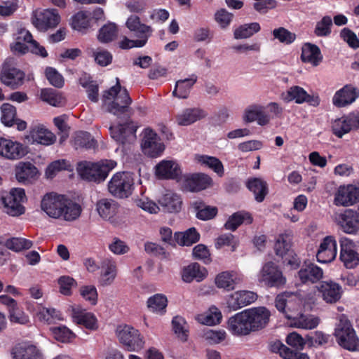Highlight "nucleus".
I'll list each match as a JSON object with an SVG mask.
<instances>
[{"mask_svg":"<svg viewBox=\"0 0 359 359\" xmlns=\"http://www.w3.org/2000/svg\"><path fill=\"white\" fill-rule=\"evenodd\" d=\"M359 201V186L348 184L340 186L334 196V204L337 206L348 207Z\"/></svg>","mask_w":359,"mask_h":359,"instance_id":"nucleus-18","label":"nucleus"},{"mask_svg":"<svg viewBox=\"0 0 359 359\" xmlns=\"http://www.w3.org/2000/svg\"><path fill=\"white\" fill-rule=\"evenodd\" d=\"M1 121L6 127H11L15 125L16 118V108L9 103H4L1 107Z\"/></svg>","mask_w":359,"mask_h":359,"instance_id":"nucleus-49","label":"nucleus"},{"mask_svg":"<svg viewBox=\"0 0 359 359\" xmlns=\"http://www.w3.org/2000/svg\"><path fill=\"white\" fill-rule=\"evenodd\" d=\"M337 245L333 236H327L320 244L316 254L317 261L322 264L332 262L337 256Z\"/></svg>","mask_w":359,"mask_h":359,"instance_id":"nucleus-20","label":"nucleus"},{"mask_svg":"<svg viewBox=\"0 0 359 359\" xmlns=\"http://www.w3.org/2000/svg\"><path fill=\"white\" fill-rule=\"evenodd\" d=\"M257 297V293L252 291H237L227 298L226 310L224 311L227 313L236 311L243 306L255 302Z\"/></svg>","mask_w":359,"mask_h":359,"instance_id":"nucleus-15","label":"nucleus"},{"mask_svg":"<svg viewBox=\"0 0 359 359\" xmlns=\"http://www.w3.org/2000/svg\"><path fill=\"white\" fill-rule=\"evenodd\" d=\"M45 76L50 84L53 86L60 88L64 86V78L55 68L47 67L45 69Z\"/></svg>","mask_w":359,"mask_h":359,"instance_id":"nucleus-57","label":"nucleus"},{"mask_svg":"<svg viewBox=\"0 0 359 359\" xmlns=\"http://www.w3.org/2000/svg\"><path fill=\"white\" fill-rule=\"evenodd\" d=\"M126 27L131 32H134L136 37H147V40L149 39L153 32L151 26L142 23L140 18L135 15L129 16L126 22Z\"/></svg>","mask_w":359,"mask_h":359,"instance_id":"nucleus-29","label":"nucleus"},{"mask_svg":"<svg viewBox=\"0 0 359 359\" xmlns=\"http://www.w3.org/2000/svg\"><path fill=\"white\" fill-rule=\"evenodd\" d=\"M117 34V25L114 22H109L99 29L97 37L100 43H108L113 41Z\"/></svg>","mask_w":359,"mask_h":359,"instance_id":"nucleus-40","label":"nucleus"},{"mask_svg":"<svg viewBox=\"0 0 359 359\" xmlns=\"http://www.w3.org/2000/svg\"><path fill=\"white\" fill-rule=\"evenodd\" d=\"M102 272L100 283L102 285H111L116 276V265L114 261L105 259L101 264Z\"/></svg>","mask_w":359,"mask_h":359,"instance_id":"nucleus-38","label":"nucleus"},{"mask_svg":"<svg viewBox=\"0 0 359 359\" xmlns=\"http://www.w3.org/2000/svg\"><path fill=\"white\" fill-rule=\"evenodd\" d=\"M273 248L277 256L283 257L289 251L292 250V238L288 234H280L276 240Z\"/></svg>","mask_w":359,"mask_h":359,"instance_id":"nucleus-44","label":"nucleus"},{"mask_svg":"<svg viewBox=\"0 0 359 359\" xmlns=\"http://www.w3.org/2000/svg\"><path fill=\"white\" fill-rule=\"evenodd\" d=\"M71 165L65 159H59L51 162L46 169V175L48 178H53L56 174L62 170H69Z\"/></svg>","mask_w":359,"mask_h":359,"instance_id":"nucleus-54","label":"nucleus"},{"mask_svg":"<svg viewBox=\"0 0 359 359\" xmlns=\"http://www.w3.org/2000/svg\"><path fill=\"white\" fill-rule=\"evenodd\" d=\"M155 175L158 180H173L179 182L182 176V170L176 161L163 160L155 166Z\"/></svg>","mask_w":359,"mask_h":359,"instance_id":"nucleus-14","label":"nucleus"},{"mask_svg":"<svg viewBox=\"0 0 359 359\" xmlns=\"http://www.w3.org/2000/svg\"><path fill=\"white\" fill-rule=\"evenodd\" d=\"M0 244H3L6 248L14 252L28 250L31 248L33 245L30 240L20 237L8 238L4 242L0 241Z\"/></svg>","mask_w":359,"mask_h":359,"instance_id":"nucleus-43","label":"nucleus"},{"mask_svg":"<svg viewBox=\"0 0 359 359\" xmlns=\"http://www.w3.org/2000/svg\"><path fill=\"white\" fill-rule=\"evenodd\" d=\"M244 222L250 224L253 218L250 213L246 211H238L232 214L224 224V228L232 231H236Z\"/></svg>","mask_w":359,"mask_h":359,"instance_id":"nucleus-34","label":"nucleus"},{"mask_svg":"<svg viewBox=\"0 0 359 359\" xmlns=\"http://www.w3.org/2000/svg\"><path fill=\"white\" fill-rule=\"evenodd\" d=\"M245 185L253 193L255 200L257 203H262L264 201L269 193L268 184L265 180L259 177H250L248 179Z\"/></svg>","mask_w":359,"mask_h":359,"instance_id":"nucleus-28","label":"nucleus"},{"mask_svg":"<svg viewBox=\"0 0 359 359\" xmlns=\"http://www.w3.org/2000/svg\"><path fill=\"white\" fill-rule=\"evenodd\" d=\"M184 185L187 191L196 193L211 187L213 180L205 173L195 172L184 176Z\"/></svg>","mask_w":359,"mask_h":359,"instance_id":"nucleus-16","label":"nucleus"},{"mask_svg":"<svg viewBox=\"0 0 359 359\" xmlns=\"http://www.w3.org/2000/svg\"><path fill=\"white\" fill-rule=\"evenodd\" d=\"M359 97V90L351 84L345 85L333 96L332 103L337 107L348 105Z\"/></svg>","mask_w":359,"mask_h":359,"instance_id":"nucleus-21","label":"nucleus"},{"mask_svg":"<svg viewBox=\"0 0 359 359\" xmlns=\"http://www.w3.org/2000/svg\"><path fill=\"white\" fill-rule=\"evenodd\" d=\"M7 198V195L2 196L1 201L4 205V208L5 209V212L12 216V217H18L23 215L25 212V208L22 204V203L17 201L16 200H10L6 201Z\"/></svg>","mask_w":359,"mask_h":359,"instance_id":"nucleus-48","label":"nucleus"},{"mask_svg":"<svg viewBox=\"0 0 359 359\" xmlns=\"http://www.w3.org/2000/svg\"><path fill=\"white\" fill-rule=\"evenodd\" d=\"M116 335L120 343L129 351H138L144 346L143 336L138 330L130 325H119L116 329Z\"/></svg>","mask_w":359,"mask_h":359,"instance_id":"nucleus-4","label":"nucleus"},{"mask_svg":"<svg viewBox=\"0 0 359 359\" xmlns=\"http://www.w3.org/2000/svg\"><path fill=\"white\" fill-rule=\"evenodd\" d=\"M65 196L48 193L43 197L41 208L47 215L54 219L61 218Z\"/></svg>","mask_w":359,"mask_h":359,"instance_id":"nucleus-13","label":"nucleus"},{"mask_svg":"<svg viewBox=\"0 0 359 359\" xmlns=\"http://www.w3.org/2000/svg\"><path fill=\"white\" fill-rule=\"evenodd\" d=\"M144 250L147 254L154 257H160L161 259H168L169 257V253L165 251V248L155 243H145Z\"/></svg>","mask_w":359,"mask_h":359,"instance_id":"nucleus-62","label":"nucleus"},{"mask_svg":"<svg viewBox=\"0 0 359 359\" xmlns=\"http://www.w3.org/2000/svg\"><path fill=\"white\" fill-rule=\"evenodd\" d=\"M194 205L196 211V217L203 221L213 219L218 212L216 207L206 205L203 201H197Z\"/></svg>","mask_w":359,"mask_h":359,"instance_id":"nucleus-41","label":"nucleus"},{"mask_svg":"<svg viewBox=\"0 0 359 359\" xmlns=\"http://www.w3.org/2000/svg\"><path fill=\"white\" fill-rule=\"evenodd\" d=\"M72 321L89 330H96L98 327L97 320L95 316H72Z\"/></svg>","mask_w":359,"mask_h":359,"instance_id":"nucleus-59","label":"nucleus"},{"mask_svg":"<svg viewBox=\"0 0 359 359\" xmlns=\"http://www.w3.org/2000/svg\"><path fill=\"white\" fill-rule=\"evenodd\" d=\"M27 138L32 143L36 142L43 145H50L55 141V136L51 132L42 127L32 128Z\"/></svg>","mask_w":359,"mask_h":359,"instance_id":"nucleus-31","label":"nucleus"},{"mask_svg":"<svg viewBox=\"0 0 359 359\" xmlns=\"http://www.w3.org/2000/svg\"><path fill=\"white\" fill-rule=\"evenodd\" d=\"M200 239V233L196 229L191 227L184 232H175V241L181 246H190Z\"/></svg>","mask_w":359,"mask_h":359,"instance_id":"nucleus-39","label":"nucleus"},{"mask_svg":"<svg viewBox=\"0 0 359 359\" xmlns=\"http://www.w3.org/2000/svg\"><path fill=\"white\" fill-rule=\"evenodd\" d=\"M28 153V147L18 141L0 137V156L9 160H18Z\"/></svg>","mask_w":359,"mask_h":359,"instance_id":"nucleus-12","label":"nucleus"},{"mask_svg":"<svg viewBox=\"0 0 359 359\" xmlns=\"http://www.w3.org/2000/svg\"><path fill=\"white\" fill-rule=\"evenodd\" d=\"M13 359H43L41 351L31 341H22L15 344L12 350Z\"/></svg>","mask_w":359,"mask_h":359,"instance_id":"nucleus-19","label":"nucleus"},{"mask_svg":"<svg viewBox=\"0 0 359 359\" xmlns=\"http://www.w3.org/2000/svg\"><path fill=\"white\" fill-rule=\"evenodd\" d=\"M283 100L286 102L294 101L297 104H303L304 102L310 106L318 107L320 104V97L318 95H309L302 87L293 86L287 90Z\"/></svg>","mask_w":359,"mask_h":359,"instance_id":"nucleus-17","label":"nucleus"},{"mask_svg":"<svg viewBox=\"0 0 359 359\" xmlns=\"http://www.w3.org/2000/svg\"><path fill=\"white\" fill-rule=\"evenodd\" d=\"M318 290L322 294L323 300L330 304L338 302L343 294L341 286L333 280L322 281Z\"/></svg>","mask_w":359,"mask_h":359,"instance_id":"nucleus-23","label":"nucleus"},{"mask_svg":"<svg viewBox=\"0 0 359 359\" xmlns=\"http://www.w3.org/2000/svg\"><path fill=\"white\" fill-rule=\"evenodd\" d=\"M207 276V269L197 262H194L184 266L181 271L182 280L187 283H190L194 280H196L197 282H201Z\"/></svg>","mask_w":359,"mask_h":359,"instance_id":"nucleus-26","label":"nucleus"},{"mask_svg":"<svg viewBox=\"0 0 359 359\" xmlns=\"http://www.w3.org/2000/svg\"><path fill=\"white\" fill-rule=\"evenodd\" d=\"M92 57H94L96 64L101 67H107L112 62L113 55L107 50L98 48L97 50L92 49Z\"/></svg>","mask_w":359,"mask_h":359,"instance_id":"nucleus-55","label":"nucleus"},{"mask_svg":"<svg viewBox=\"0 0 359 359\" xmlns=\"http://www.w3.org/2000/svg\"><path fill=\"white\" fill-rule=\"evenodd\" d=\"M295 297L293 292H283L277 295L275 299V306L279 312L284 313L285 308L287 306V304Z\"/></svg>","mask_w":359,"mask_h":359,"instance_id":"nucleus-64","label":"nucleus"},{"mask_svg":"<svg viewBox=\"0 0 359 359\" xmlns=\"http://www.w3.org/2000/svg\"><path fill=\"white\" fill-rule=\"evenodd\" d=\"M261 29V27L258 22H251L240 25L233 32V36L236 39H247Z\"/></svg>","mask_w":359,"mask_h":359,"instance_id":"nucleus-46","label":"nucleus"},{"mask_svg":"<svg viewBox=\"0 0 359 359\" xmlns=\"http://www.w3.org/2000/svg\"><path fill=\"white\" fill-rule=\"evenodd\" d=\"M207 115L208 113L201 108H188L177 116V121L180 126H189L205 118Z\"/></svg>","mask_w":359,"mask_h":359,"instance_id":"nucleus-30","label":"nucleus"},{"mask_svg":"<svg viewBox=\"0 0 359 359\" xmlns=\"http://www.w3.org/2000/svg\"><path fill=\"white\" fill-rule=\"evenodd\" d=\"M192 255L195 259L201 260L207 264L211 262L210 253L208 247L203 244H198L192 250Z\"/></svg>","mask_w":359,"mask_h":359,"instance_id":"nucleus-63","label":"nucleus"},{"mask_svg":"<svg viewBox=\"0 0 359 359\" xmlns=\"http://www.w3.org/2000/svg\"><path fill=\"white\" fill-rule=\"evenodd\" d=\"M60 22V16L57 9H46L41 12L34 13L32 22L38 30L46 32L55 28Z\"/></svg>","mask_w":359,"mask_h":359,"instance_id":"nucleus-11","label":"nucleus"},{"mask_svg":"<svg viewBox=\"0 0 359 359\" xmlns=\"http://www.w3.org/2000/svg\"><path fill=\"white\" fill-rule=\"evenodd\" d=\"M301 60L304 62L318 66L323 60L320 48L316 44L306 43L302 49Z\"/></svg>","mask_w":359,"mask_h":359,"instance_id":"nucleus-32","label":"nucleus"},{"mask_svg":"<svg viewBox=\"0 0 359 359\" xmlns=\"http://www.w3.org/2000/svg\"><path fill=\"white\" fill-rule=\"evenodd\" d=\"M196 81L197 76L195 74H192L190 78L177 81L172 91L173 96L180 99H187Z\"/></svg>","mask_w":359,"mask_h":359,"instance_id":"nucleus-35","label":"nucleus"},{"mask_svg":"<svg viewBox=\"0 0 359 359\" xmlns=\"http://www.w3.org/2000/svg\"><path fill=\"white\" fill-rule=\"evenodd\" d=\"M158 203L164 211L168 212H177L181 210L182 201L180 196L172 192L163 195Z\"/></svg>","mask_w":359,"mask_h":359,"instance_id":"nucleus-37","label":"nucleus"},{"mask_svg":"<svg viewBox=\"0 0 359 359\" xmlns=\"http://www.w3.org/2000/svg\"><path fill=\"white\" fill-rule=\"evenodd\" d=\"M273 39L278 40L280 43L285 45L292 43L296 39V34L290 32L285 27H280L274 29L271 32Z\"/></svg>","mask_w":359,"mask_h":359,"instance_id":"nucleus-53","label":"nucleus"},{"mask_svg":"<svg viewBox=\"0 0 359 359\" xmlns=\"http://www.w3.org/2000/svg\"><path fill=\"white\" fill-rule=\"evenodd\" d=\"M323 275V270L313 263L304 262L300 270L298 271V276L302 283L318 282Z\"/></svg>","mask_w":359,"mask_h":359,"instance_id":"nucleus-27","label":"nucleus"},{"mask_svg":"<svg viewBox=\"0 0 359 359\" xmlns=\"http://www.w3.org/2000/svg\"><path fill=\"white\" fill-rule=\"evenodd\" d=\"M338 344L345 349L359 351V339L346 316H341L334 330Z\"/></svg>","mask_w":359,"mask_h":359,"instance_id":"nucleus-3","label":"nucleus"},{"mask_svg":"<svg viewBox=\"0 0 359 359\" xmlns=\"http://www.w3.org/2000/svg\"><path fill=\"white\" fill-rule=\"evenodd\" d=\"M72 27L74 29L81 31L89 27L88 15L85 11H79L72 17Z\"/></svg>","mask_w":359,"mask_h":359,"instance_id":"nucleus-58","label":"nucleus"},{"mask_svg":"<svg viewBox=\"0 0 359 359\" xmlns=\"http://www.w3.org/2000/svg\"><path fill=\"white\" fill-rule=\"evenodd\" d=\"M134 189V179L130 172H117L108 183L109 193L116 198L129 197Z\"/></svg>","mask_w":359,"mask_h":359,"instance_id":"nucleus-5","label":"nucleus"},{"mask_svg":"<svg viewBox=\"0 0 359 359\" xmlns=\"http://www.w3.org/2000/svg\"><path fill=\"white\" fill-rule=\"evenodd\" d=\"M137 129V126L132 120L110 126L109 128L111 138L119 144H125L134 141L136 139Z\"/></svg>","mask_w":359,"mask_h":359,"instance_id":"nucleus-9","label":"nucleus"},{"mask_svg":"<svg viewBox=\"0 0 359 359\" xmlns=\"http://www.w3.org/2000/svg\"><path fill=\"white\" fill-rule=\"evenodd\" d=\"M283 318L287 326L297 329H314L320 323V319L315 316H283Z\"/></svg>","mask_w":359,"mask_h":359,"instance_id":"nucleus-22","label":"nucleus"},{"mask_svg":"<svg viewBox=\"0 0 359 359\" xmlns=\"http://www.w3.org/2000/svg\"><path fill=\"white\" fill-rule=\"evenodd\" d=\"M74 142L76 149L79 148L91 149L97 147V141L92 137L90 133L86 131L76 133Z\"/></svg>","mask_w":359,"mask_h":359,"instance_id":"nucleus-42","label":"nucleus"},{"mask_svg":"<svg viewBox=\"0 0 359 359\" xmlns=\"http://www.w3.org/2000/svg\"><path fill=\"white\" fill-rule=\"evenodd\" d=\"M359 130V111H353L335 119L332 123V132L338 138L352 130Z\"/></svg>","mask_w":359,"mask_h":359,"instance_id":"nucleus-10","label":"nucleus"},{"mask_svg":"<svg viewBox=\"0 0 359 359\" xmlns=\"http://www.w3.org/2000/svg\"><path fill=\"white\" fill-rule=\"evenodd\" d=\"M332 18L328 15L324 16L319 22H317L314 29V33L317 36H328L332 32Z\"/></svg>","mask_w":359,"mask_h":359,"instance_id":"nucleus-56","label":"nucleus"},{"mask_svg":"<svg viewBox=\"0 0 359 359\" xmlns=\"http://www.w3.org/2000/svg\"><path fill=\"white\" fill-rule=\"evenodd\" d=\"M340 38L347 43L348 46L353 49L359 48V39L351 29L348 27L343 28L339 33Z\"/></svg>","mask_w":359,"mask_h":359,"instance_id":"nucleus-60","label":"nucleus"},{"mask_svg":"<svg viewBox=\"0 0 359 359\" xmlns=\"http://www.w3.org/2000/svg\"><path fill=\"white\" fill-rule=\"evenodd\" d=\"M118 203L109 198H101L96 203V210L104 219L109 220L116 214Z\"/></svg>","mask_w":359,"mask_h":359,"instance_id":"nucleus-33","label":"nucleus"},{"mask_svg":"<svg viewBox=\"0 0 359 359\" xmlns=\"http://www.w3.org/2000/svg\"><path fill=\"white\" fill-rule=\"evenodd\" d=\"M172 330L182 341H186L189 337V325L182 316H175L172 320Z\"/></svg>","mask_w":359,"mask_h":359,"instance_id":"nucleus-45","label":"nucleus"},{"mask_svg":"<svg viewBox=\"0 0 359 359\" xmlns=\"http://www.w3.org/2000/svg\"><path fill=\"white\" fill-rule=\"evenodd\" d=\"M233 276V274L229 271H223L219 273L215 278L217 287L223 288L226 291L234 290L236 282Z\"/></svg>","mask_w":359,"mask_h":359,"instance_id":"nucleus-52","label":"nucleus"},{"mask_svg":"<svg viewBox=\"0 0 359 359\" xmlns=\"http://www.w3.org/2000/svg\"><path fill=\"white\" fill-rule=\"evenodd\" d=\"M197 160L202 165H205L213 170L219 177L224 175V166L219 158L207 155H199L197 156Z\"/></svg>","mask_w":359,"mask_h":359,"instance_id":"nucleus-47","label":"nucleus"},{"mask_svg":"<svg viewBox=\"0 0 359 359\" xmlns=\"http://www.w3.org/2000/svg\"><path fill=\"white\" fill-rule=\"evenodd\" d=\"M62 208L61 218L69 222L78 219L82 212L81 205L65 196Z\"/></svg>","mask_w":359,"mask_h":359,"instance_id":"nucleus-36","label":"nucleus"},{"mask_svg":"<svg viewBox=\"0 0 359 359\" xmlns=\"http://www.w3.org/2000/svg\"><path fill=\"white\" fill-rule=\"evenodd\" d=\"M41 99L54 107H59L63 102L61 95L55 89L48 88L41 90Z\"/></svg>","mask_w":359,"mask_h":359,"instance_id":"nucleus-51","label":"nucleus"},{"mask_svg":"<svg viewBox=\"0 0 359 359\" xmlns=\"http://www.w3.org/2000/svg\"><path fill=\"white\" fill-rule=\"evenodd\" d=\"M25 73L16 67V60L8 57L2 65L0 81L12 89H17L24 83Z\"/></svg>","mask_w":359,"mask_h":359,"instance_id":"nucleus-6","label":"nucleus"},{"mask_svg":"<svg viewBox=\"0 0 359 359\" xmlns=\"http://www.w3.org/2000/svg\"><path fill=\"white\" fill-rule=\"evenodd\" d=\"M337 224L343 232L348 234H356L359 230V224L354 217L353 209H346L338 215Z\"/></svg>","mask_w":359,"mask_h":359,"instance_id":"nucleus-24","label":"nucleus"},{"mask_svg":"<svg viewBox=\"0 0 359 359\" xmlns=\"http://www.w3.org/2000/svg\"><path fill=\"white\" fill-rule=\"evenodd\" d=\"M116 165V163L112 160L97 163L84 161L78 164L77 170L83 180L100 183L105 180Z\"/></svg>","mask_w":359,"mask_h":359,"instance_id":"nucleus-2","label":"nucleus"},{"mask_svg":"<svg viewBox=\"0 0 359 359\" xmlns=\"http://www.w3.org/2000/svg\"><path fill=\"white\" fill-rule=\"evenodd\" d=\"M269 316H232L228 320V328L233 334L247 335L252 331L264 327Z\"/></svg>","mask_w":359,"mask_h":359,"instance_id":"nucleus-1","label":"nucleus"},{"mask_svg":"<svg viewBox=\"0 0 359 359\" xmlns=\"http://www.w3.org/2000/svg\"><path fill=\"white\" fill-rule=\"evenodd\" d=\"M259 280L270 287H283L286 283V278L279 266L271 261L266 262L262 266Z\"/></svg>","mask_w":359,"mask_h":359,"instance_id":"nucleus-8","label":"nucleus"},{"mask_svg":"<svg viewBox=\"0 0 359 359\" xmlns=\"http://www.w3.org/2000/svg\"><path fill=\"white\" fill-rule=\"evenodd\" d=\"M38 170L32 163L20 162L15 168V175L17 181L23 184H28L35 180Z\"/></svg>","mask_w":359,"mask_h":359,"instance_id":"nucleus-25","label":"nucleus"},{"mask_svg":"<svg viewBox=\"0 0 359 359\" xmlns=\"http://www.w3.org/2000/svg\"><path fill=\"white\" fill-rule=\"evenodd\" d=\"M226 333L224 330L215 331L208 330L204 332L203 337L210 344H217L224 341L226 338Z\"/></svg>","mask_w":359,"mask_h":359,"instance_id":"nucleus-61","label":"nucleus"},{"mask_svg":"<svg viewBox=\"0 0 359 359\" xmlns=\"http://www.w3.org/2000/svg\"><path fill=\"white\" fill-rule=\"evenodd\" d=\"M165 144L161 137L151 128H147L143 130L141 149L143 154L150 158H158L165 150Z\"/></svg>","mask_w":359,"mask_h":359,"instance_id":"nucleus-7","label":"nucleus"},{"mask_svg":"<svg viewBox=\"0 0 359 359\" xmlns=\"http://www.w3.org/2000/svg\"><path fill=\"white\" fill-rule=\"evenodd\" d=\"M167 305V297L162 294H156L147 300V306L151 312H165Z\"/></svg>","mask_w":359,"mask_h":359,"instance_id":"nucleus-50","label":"nucleus"}]
</instances>
